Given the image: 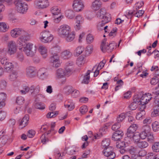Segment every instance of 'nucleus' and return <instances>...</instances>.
I'll use <instances>...</instances> for the list:
<instances>
[{"mask_svg": "<svg viewBox=\"0 0 159 159\" xmlns=\"http://www.w3.org/2000/svg\"><path fill=\"white\" fill-rule=\"evenodd\" d=\"M71 71V70L69 68H66L65 70L59 69L57 70L56 73V79L59 80L63 78L60 83L61 85H62L65 83L66 80L65 76H69L70 75Z\"/></svg>", "mask_w": 159, "mask_h": 159, "instance_id": "1", "label": "nucleus"}, {"mask_svg": "<svg viewBox=\"0 0 159 159\" xmlns=\"http://www.w3.org/2000/svg\"><path fill=\"white\" fill-rule=\"evenodd\" d=\"M40 91V87L38 85L35 87L33 85L30 86L24 85L21 89H20V92L21 94L24 95L28 92H30L32 95H36Z\"/></svg>", "mask_w": 159, "mask_h": 159, "instance_id": "2", "label": "nucleus"}, {"mask_svg": "<svg viewBox=\"0 0 159 159\" xmlns=\"http://www.w3.org/2000/svg\"><path fill=\"white\" fill-rule=\"evenodd\" d=\"M14 3L17 11L20 13L24 14L28 9L27 4L23 0H15Z\"/></svg>", "mask_w": 159, "mask_h": 159, "instance_id": "3", "label": "nucleus"}, {"mask_svg": "<svg viewBox=\"0 0 159 159\" xmlns=\"http://www.w3.org/2000/svg\"><path fill=\"white\" fill-rule=\"evenodd\" d=\"M97 18L102 19L105 23H108L110 21L111 19V15L107 13L106 9L104 8H102L98 11L96 14Z\"/></svg>", "mask_w": 159, "mask_h": 159, "instance_id": "4", "label": "nucleus"}, {"mask_svg": "<svg viewBox=\"0 0 159 159\" xmlns=\"http://www.w3.org/2000/svg\"><path fill=\"white\" fill-rule=\"evenodd\" d=\"M54 37L49 31H44L40 33L39 36L40 40L43 43H47L51 42L53 40Z\"/></svg>", "mask_w": 159, "mask_h": 159, "instance_id": "5", "label": "nucleus"}, {"mask_svg": "<svg viewBox=\"0 0 159 159\" xmlns=\"http://www.w3.org/2000/svg\"><path fill=\"white\" fill-rule=\"evenodd\" d=\"M27 56L32 57L34 55L36 52V47L35 45L31 43H28L24 47L23 50Z\"/></svg>", "mask_w": 159, "mask_h": 159, "instance_id": "6", "label": "nucleus"}, {"mask_svg": "<svg viewBox=\"0 0 159 159\" xmlns=\"http://www.w3.org/2000/svg\"><path fill=\"white\" fill-rule=\"evenodd\" d=\"M17 46L15 41H10L7 44V53L11 55L15 54L17 51Z\"/></svg>", "mask_w": 159, "mask_h": 159, "instance_id": "7", "label": "nucleus"}, {"mask_svg": "<svg viewBox=\"0 0 159 159\" xmlns=\"http://www.w3.org/2000/svg\"><path fill=\"white\" fill-rule=\"evenodd\" d=\"M71 31L70 27L66 24L61 25L57 30L58 33L62 37L66 36Z\"/></svg>", "mask_w": 159, "mask_h": 159, "instance_id": "8", "label": "nucleus"}, {"mask_svg": "<svg viewBox=\"0 0 159 159\" xmlns=\"http://www.w3.org/2000/svg\"><path fill=\"white\" fill-rule=\"evenodd\" d=\"M27 33L22 29L19 28H16L11 31L10 34L13 38H16L23 34L27 35Z\"/></svg>", "mask_w": 159, "mask_h": 159, "instance_id": "9", "label": "nucleus"}, {"mask_svg": "<svg viewBox=\"0 0 159 159\" xmlns=\"http://www.w3.org/2000/svg\"><path fill=\"white\" fill-rule=\"evenodd\" d=\"M84 4L82 0H74L73 4L74 10L77 12L81 11L84 7Z\"/></svg>", "mask_w": 159, "mask_h": 159, "instance_id": "10", "label": "nucleus"}, {"mask_svg": "<svg viewBox=\"0 0 159 159\" xmlns=\"http://www.w3.org/2000/svg\"><path fill=\"white\" fill-rule=\"evenodd\" d=\"M1 63L3 66L4 69L7 71L10 70L14 67V65L12 63L10 62L7 58H2L1 60Z\"/></svg>", "mask_w": 159, "mask_h": 159, "instance_id": "11", "label": "nucleus"}, {"mask_svg": "<svg viewBox=\"0 0 159 159\" xmlns=\"http://www.w3.org/2000/svg\"><path fill=\"white\" fill-rule=\"evenodd\" d=\"M144 95L141 93H139L134 96V100L136 102H138L139 104L145 105L148 103L146 98H143Z\"/></svg>", "mask_w": 159, "mask_h": 159, "instance_id": "12", "label": "nucleus"}, {"mask_svg": "<svg viewBox=\"0 0 159 159\" xmlns=\"http://www.w3.org/2000/svg\"><path fill=\"white\" fill-rule=\"evenodd\" d=\"M25 73L26 75L30 78L35 77L37 73L36 69L32 66H29L26 69Z\"/></svg>", "mask_w": 159, "mask_h": 159, "instance_id": "13", "label": "nucleus"}, {"mask_svg": "<svg viewBox=\"0 0 159 159\" xmlns=\"http://www.w3.org/2000/svg\"><path fill=\"white\" fill-rule=\"evenodd\" d=\"M48 75L47 70L44 68H40L37 72L38 77L42 80H44L47 78Z\"/></svg>", "mask_w": 159, "mask_h": 159, "instance_id": "14", "label": "nucleus"}, {"mask_svg": "<svg viewBox=\"0 0 159 159\" xmlns=\"http://www.w3.org/2000/svg\"><path fill=\"white\" fill-rule=\"evenodd\" d=\"M50 62L53 67H59L60 65V62L58 56L56 54L51 56L50 58Z\"/></svg>", "mask_w": 159, "mask_h": 159, "instance_id": "15", "label": "nucleus"}, {"mask_svg": "<svg viewBox=\"0 0 159 159\" xmlns=\"http://www.w3.org/2000/svg\"><path fill=\"white\" fill-rule=\"evenodd\" d=\"M35 2L36 5L39 8H46L49 6L47 0H36Z\"/></svg>", "mask_w": 159, "mask_h": 159, "instance_id": "16", "label": "nucleus"}, {"mask_svg": "<svg viewBox=\"0 0 159 159\" xmlns=\"http://www.w3.org/2000/svg\"><path fill=\"white\" fill-rule=\"evenodd\" d=\"M137 129V125L135 124H132L127 129V135L128 137L131 138Z\"/></svg>", "mask_w": 159, "mask_h": 159, "instance_id": "17", "label": "nucleus"}, {"mask_svg": "<svg viewBox=\"0 0 159 159\" xmlns=\"http://www.w3.org/2000/svg\"><path fill=\"white\" fill-rule=\"evenodd\" d=\"M124 135L122 131L121 130L116 131L112 135V139L114 141L119 140Z\"/></svg>", "mask_w": 159, "mask_h": 159, "instance_id": "18", "label": "nucleus"}, {"mask_svg": "<svg viewBox=\"0 0 159 159\" xmlns=\"http://www.w3.org/2000/svg\"><path fill=\"white\" fill-rule=\"evenodd\" d=\"M63 37L65 39V40L67 42H70L72 41L75 38V34L74 31H71Z\"/></svg>", "mask_w": 159, "mask_h": 159, "instance_id": "19", "label": "nucleus"}, {"mask_svg": "<svg viewBox=\"0 0 159 159\" xmlns=\"http://www.w3.org/2000/svg\"><path fill=\"white\" fill-rule=\"evenodd\" d=\"M102 2L100 0H95L92 4L91 7L94 10H98L102 7Z\"/></svg>", "mask_w": 159, "mask_h": 159, "instance_id": "20", "label": "nucleus"}, {"mask_svg": "<svg viewBox=\"0 0 159 159\" xmlns=\"http://www.w3.org/2000/svg\"><path fill=\"white\" fill-rule=\"evenodd\" d=\"M38 50L43 58H45L47 57V49L45 46L40 45L39 46Z\"/></svg>", "mask_w": 159, "mask_h": 159, "instance_id": "21", "label": "nucleus"}, {"mask_svg": "<svg viewBox=\"0 0 159 159\" xmlns=\"http://www.w3.org/2000/svg\"><path fill=\"white\" fill-rule=\"evenodd\" d=\"M29 120V115H25L20 124V126L21 128L25 127L27 125Z\"/></svg>", "mask_w": 159, "mask_h": 159, "instance_id": "22", "label": "nucleus"}, {"mask_svg": "<svg viewBox=\"0 0 159 159\" xmlns=\"http://www.w3.org/2000/svg\"><path fill=\"white\" fill-rule=\"evenodd\" d=\"M101 49L102 51L103 52H105L106 51L108 52V43H106V40L105 39H104L101 45Z\"/></svg>", "mask_w": 159, "mask_h": 159, "instance_id": "23", "label": "nucleus"}, {"mask_svg": "<svg viewBox=\"0 0 159 159\" xmlns=\"http://www.w3.org/2000/svg\"><path fill=\"white\" fill-rule=\"evenodd\" d=\"M72 56L71 53L69 50H66L61 53V56L64 59H67L70 58Z\"/></svg>", "mask_w": 159, "mask_h": 159, "instance_id": "24", "label": "nucleus"}, {"mask_svg": "<svg viewBox=\"0 0 159 159\" xmlns=\"http://www.w3.org/2000/svg\"><path fill=\"white\" fill-rule=\"evenodd\" d=\"M8 26L5 22H0V32H5L8 30Z\"/></svg>", "mask_w": 159, "mask_h": 159, "instance_id": "25", "label": "nucleus"}, {"mask_svg": "<svg viewBox=\"0 0 159 159\" xmlns=\"http://www.w3.org/2000/svg\"><path fill=\"white\" fill-rule=\"evenodd\" d=\"M90 73V70H88L86 73L83 78L82 83L85 84H88L90 76L89 75Z\"/></svg>", "mask_w": 159, "mask_h": 159, "instance_id": "26", "label": "nucleus"}, {"mask_svg": "<svg viewBox=\"0 0 159 159\" xmlns=\"http://www.w3.org/2000/svg\"><path fill=\"white\" fill-rule=\"evenodd\" d=\"M132 136L131 138H132L135 143H138L140 138L139 133L138 132H135Z\"/></svg>", "mask_w": 159, "mask_h": 159, "instance_id": "27", "label": "nucleus"}, {"mask_svg": "<svg viewBox=\"0 0 159 159\" xmlns=\"http://www.w3.org/2000/svg\"><path fill=\"white\" fill-rule=\"evenodd\" d=\"M125 148L126 150L129 152L130 154L133 155H134L136 150L135 148L133 146H129L128 144V145L125 146Z\"/></svg>", "mask_w": 159, "mask_h": 159, "instance_id": "28", "label": "nucleus"}, {"mask_svg": "<svg viewBox=\"0 0 159 159\" xmlns=\"http://www.w3.org/2000/svg\"><path fill=\"white\" fill-rule=\"evenodd\" d=\"M65 13L66 17L70 19L73 18L75 16L74 11L71 10L66 11Z\"/></svg>", "mask_w": 159, "mask_h": 159, "instance_id": "29", "label": "nucleus"}, {"mask_svg": "<svg viewBox=\"0 0 159 159\" xmlns=\"http://www.w3.org/2000/svg\"><path fill=\"white\" fill-rule=\"evenodd\" d=\"M27 35H22L20 36L17 41L18 43L20 45H22L25 41H27L26 37Z\"/></svg>", "mask_w": 159, "mask_h": 159, "instance_id": "30", "label": "nucleus"}, {"mask_svg": "<svg viewBox=\"0 0 159 159\" xmlns=\"http://www.w3.org/2000/svg\"><path fill=\"white\" fill-rule=\"evenodd\" d=\"M17 75L18 73L17 72L13 71L9 75V79L11 81H14L17 78Z\"/></svg>", "mask_w": 159, "mask_h": 159, "instance_id": "31", "label": "nucleus"}, {"mask_svg": "<svg viewBox=\"0 0 159 159\" xmlns=\"http://www.w3.org/2000/svg\"><path fill=\"white\" fill-rule=\"evenodd\" d=\"M107 23H105L104 21L102 20L101 21L98 22L97 25V29L99 31H102L104 29V26Z\"/></svg>", "mask_w": 159, "mask_h": 159, "instance_id": "32", "label": "nucleus"}, {"mask_svg": "<svg viewBox=\"0 0 159 159\" xmlns=\"http://www.w3.org/2000/svg\"><path fill=\"white\" fill-rule=\"evenodd\" d=\"M125 118V114L124 113H122L119 115L116 118L117 122L120 123Z\"/></svg>", "mask_w": 159, "mask_h": 159, "instance_id": "33", "label": "nucleus"}, {"mask_svg": "<svg viewBox=\"0 0 159 159\" xmlns=\"http://www.w3.org/2000/svg\"><path fill=\"white\" fill-rule=\"evenodd\" d=\"M116 144L117 148L119 149L123 148H125V146L128 145V143H125L124 142H121L119 140H118V142H116Z\"/></svg>", "mask_w": 159, "mask_h": 159, "instance_id": "34", "label": "nucleus"}, {"mask_svg": "<svg viewBox=\"0 0 159 159\" xmlns=\"http://www.w3.org/2000/svg\"><path fill=\"white\" fill-rule=\"evenodd\" d=\"M51 11L54 15H57L60 13V10L57 7H52L51 9Z\"/></svg>", "mask_w": 159, "mask_h": 159, "instance_id": "35", "label": "nucleus"}, {"mask_svg": "<svg viewBox=\"0 0 159 159\" xmlns=\"http://www.w3.org/2000/svg\"><path fill=\"white\" fill-rule=\"evenodd\" d=\"M110 143V140L109 139H105L102 140V145L103 148H105L109 147Z\"/></svg>", "mask_w": 159, "mask_h": 159, "instance_id": "36", "label": "nucleus"}, {"mask_svg": "<svg viewBox=\"0 0 159 159\" xmlns=\"http://www.w3.org/2000/svg\"><path fill=\"white\" fill-rule=\"evenodd\" d=\"M138 146L141 148H144L147 147L148 146V143L145 141L139 142L138 143Z\"/></svg>", "mask_w": 159, "mask_h": 159, "instance_id": "37", "label": "nucleus"}, {"mask_svg": "<svg viewBox=\"0 0 159 159\" xmlns=\"http://www.w3.org/2000/svg\"><path fill=\"white\" fill-rule=\"evenodd\" d=\"M152 127L154 131H158L159 130V123L157 121H155L152 123Z\"/></svg>", "mask_w": 159, "mask_h": 159, "instance_id": "38", "label": "nucleus"}, {"mask_svg": "<svg viewBox=\"0 0 159 159\" xmlns=\"http://www.w3.org/2000/svg\"><path fill=\"white\" fill-rule=\"evenodd\" d=\"M93 49V46L90 45L87 46L85 51V55L87 56L90 54L92 52Z\"/></svg>", "mask_w": 159, "mask_h": 159, "instance_id": "39", "label": "nucleus"}, {"mask_svg": "<svg viewBox=\"0 0 159 159\" xmlns=\"http://www.w3.org/2000/svg\"><path fill=\"white\" fill-rule=\"evenodd\" d=\"M73 88L70 86H66L64 88V92L68 94L71 93L73 91Z\"/></svg>", "mask_w": 159, "mask_h": 159, "instance_id": "40", "label": "nucleus"}, {"mask_svg": "<svg viewBox=\"0 0 159 159\" xmlns=\"http://www.w3.org/2000/svg\"><path fill=\"white\" fill-rule=\"evenodd\" d=\"M134 102L131 103L129 105V108L130 109L133 110L136 109L138 107V104L139 103H138V102H135L133 99Z\"/></svg>", "mask_w": 159, "mask_h": 159, "instance_id": "41", "label": "nucleus"}, {"mask_svg": "<svg viewBox=\"0 0 159 159\" xmlns=\"http://www.w3.org/2000/svg\"><path fill=\"white\" fill-rule=\"evenodd\" d=\"M84 50L83 47L81 46H78L75 49V52L76 55H79L81 54Z\"/></svg>", "mask_w": 159, "mask_h": 159, "instance_id": "42", "label": "nucleus"}, {"mask_svg": "<svg viewBox=\"0 0 159 159\" xmlns=\"http://www.w3.org/2000/svg\"><path fill=\"white\" fill-rule=\"evenodd\" d=\"M152 149L154 152H159V142H156L154 143L152 146Z\"/></svg>", "mask_w": 159, "mask_h": 159, "instance_id": "43", "label": "nucleus"}, {"mask_svg": "<svg viewBox=\"0 0 159 159\" xmlns=\"http://www.w3.org/2000/svg\"><path fill=\"white\" fill-rule=\"evenodd\" d=\"M145 114V111H140L137 114L136 118L138 120H140L143 118Z\"/></svg>", "mask_w": 159, "mask_h": 159, "instance_id": "44", "label": "nucleus"}, {"mask_svg": "<svg viewBox=\"0 0 159 159\" xmlns=\"http://www.w3.org/2000/svg\"><path fill=\"white\" fill-rule=\"evenodd\" d=\"M58 114L57 111L49 112L47 114L46 116L48 118H54L57 116Z\"/></svg>", "mask_w": 159, "mask_h": 159, "instance_id": "45", "label": "nucleus"}, {"mask_svg": "<svg viewBox=\"0 0 159 159\" xmlns=\"http://www.w3.org/2000/svg\"><path fill=\"white\" fill-rule=\"evenodd\" d=\"M143 5V3L142 2H138L136 3L135 6L134 7V10L136 11L141 8Z\"/></svg>", "mask_w": 159, "mask_h": 159, "instance_id": "46", "label": "nucleus"}, {"mask_svg": "<svg viewBox=\"0 0 159 159\" xmlns=\"http://www.w3.org/2000/svg\"><path fill=\"white\" fill-rule=\"evenodd\" d=\"M148 141L150 143H152L155 141L154 136L153 134L150 133L147 136Z\"/></svg>", "mask_w": 159, "mask_h": 159, "instance_id": "47", "label": "nucleus"}, {"mask_svg": "<svg viewBox=\"0 0 159 159\" xmlns=\"http://www.w3.org/2000/svg\"><path fill=\"white\" fill-rule=\"evenodd\" d=\"M112 150L113 149L112 147L109 146L105 148H104L102 153L104 155H107L108 153L113 152Z\"/></svg>", "mask_w": 159, "mask_h": 159, "instance_id": "48", "label": "nucleus"}, {"mask_svg": "<svg viewBox=\"0 0 159 159\" xmlns=\"http://www.w3.org/2000/svg\"><path fill=\"white\" fill-rule=\"evenodd\" d=\"M94 40L93 36L91 34H88L86 37V41L88 43H92Z\"/></svg>", "mask_w": 159, "mask_h": 159, "instance_id": "49", "label": "nucleus"}, {"mask_svg": "<svg viewBox=\"0 0 159 159\" xmlns=\"http://www.w3.org/2000/svg\"><path fill=\"white\" fill-rule=\"evenodd\" d=\"M24 98L22 96H19L17 98L16 102L18 105L23 104L24 102Z\"/></svg>", "mask_w": 159, "mask_h": 159, "instance_id": "50", "label": "nucleus"}, {"mask_svg": "<svg viewBox=\"0 0 159 159\" xmlns=\"http://www.w3.org/2000/svg\"><path fill=\"white\" fill-rule=\"evenodd\" d=\"M35 107L39 109L43 110L45 108L44 104L41 102L37 103L35 105Z\"/></svg>", "mask_w": 159, "mask_h": 159, "instance_id": "51", "label": "nucleus"}, {"mask_svg": "<svg viewBox=\"0 0 159 159\" xmlns=\"http://www.w3.org/2000/svg\"><path fill=\"white\" fill-rule=\"evenodd\" d=\"M79 110L81 114H84L88 111L87 107L85 105L83 106L80 108Z\"/></svg>", "mask_w": 159, "mask_h": 159, "instance_id": "52", "label": "nucleus"}, {"mask_svg": "<svg viewBox=\"0 0 159 159\" xmlns=\"http://www.w3.org/2000/svg\"><path fill=\"white\" fill-rule=\"evenodd\" d=\"M84 58L83 57H79L76 61V64L79 66H80L84 64Z\"/></svg>", "mask_w": 159, "mask_h": 159, "instance_id": "53", "label": "nucleus"}, {"mask_svg": "<svg viewBox=\"0 0 159 159\" xmlns=\"http://www.w3.org/2000/svg\"><path fill=\"white\" fill-rule=\"evenodd\" d=\"M121 126L120 123L117 122L113 124L111 127V129L114 131H116L119 129Z\"/></svg>", "mask_w": 159, "mask_h": 159, "instance_id": "54", "label": "nucleus"}, {"mask_svg": "<svg viewBox=\"0 0 159 159\" xmlns=\"http://www.w3.org/2000/svg\"><path fill=\"white\" fill-rule=\"evenodd\" d=\"M104 155L107 157V159H113L116 156L114 152H109L107 155Z\"/></svg>", "mask_w": 159, "mask_h": 159, "instance_id": "55", "label": "nucleus"}, {"mask_svg": "<svg viewBox=\"0 0 159 159\" xmlns=\"http://www.w3.org/2000/svg\"><path fill=\"white\" fill-rule=\"evenodd\" d=\"M116 45V43L114 42H113L108 44V52H111Z\"/></svg>", "mask_w": 159, "mask_h": 159, "instance_id": "56", "label": "nucleus"}, {"mask_svg": "<svg viewBox=\"0 0 159 159\" xmlns=\"http://www.w3.org/2000/svg\"><path fill=\"white\" fill-rule=\"evenodd\" d=\"M16 58L20 61L22 62L24 60L23 54L21 52H18L17 54Z\"/></svg>", "mask_w": 159, "mask_h": 159, "instance_id": "57", "label": "nucleus"}, {"mask_svg": "<svg viewBox=\"0 0 159 159\" xmlns=\"http://www.w3.org/2000/svg\"><path fill=\"white\" fill-rule=\"evenodd\" d=\"M7 86V83L4 80H1L0 82V87L2 89H5Z\"/></svg>", "mask_w": 159, "mask_h": 159, "instance_id": "58", "label": "nucleus"}, {"mask_svg": "<svg viewBox=\"0 0 159 159\" xmlns=\"http://www.w3.org/2000/svg\"><path fill=\"white\" fill-rule=\"evenodd\" d=\"M142 130L148 134L150 133V126L148 125H146L143 126L142 127Z\"/></svg>", "mask_w": 159, "mask_h": 159, "instance_id": "59", "label": "nucleus"}, {"mask_svg": "<svg viewBox=\"0 0 159 159\" xmlns=\"http://www.w3.org/2000/svg\"><path fill=\"white\" fill-rule=\"evenodd\" d=\"M6 116V113L5 112L2 111H0V120L2 121L4 120Z\"/></svg>", "mask_w": 159, "mask_h": 159, "instance_id": "60", "label": "nucleus"}, {"mask_svg": "<svg viewBox=\"0 0 159 159\" xmlns=\"http://www.w3.org/2000/svg\"><path fill=\"white\" fill-rule=\"evenodd\" d=\"M143 95H144L143 98H146L148 102L152 98L151 94L149 93L143 94Z\"/></svg>", "mask_w": 159, "mask_h": 159, "instance_id": "61", "label": "nucleus"}, {"mask_svg": "<svg viewBox=\"0 0 159 159\" xmlns=\"http://www.w3.org/2000/svg\"><path fill=\"white\" fill-rule=\"evenodd\" d=\"M60 51V48L58 46L54 47L51 48V51L52 52V53H54V54L59 52Z\"/></svg>", "mask_w": 159, "mask_h": 159, "instance_id": "62", "label": "nucleus"}, {"mask_svg": "<svg viewBox=\"0 0 159 159\" xmlns=\"http://www.w3.org/2000/svg\"><path fill=\"white\" fill-rule=\"evenodd\" d=\"M76 22L82 24L83 21V17L80 15H78L76 17Z\"/></svg>", "mask_w": 159, "mask_h": 159, "instance_id": "63", "label": "nucleus"}, {"mask_svg": "<svg viewBox=\"0 0 159 159\" xmlns=\"http://www.w3.org/2000/svg\"><path fill=\"white\" fill-rule=\"evenodd\" d=\"M154 99V102L155 104V106L157 107H159L158 111H159V97L157 96L155 97Z\"/></svg>", "mask_w": 159, "mask_h": 159, "instance_id": "64", "label": "nucleus"}]
</instances>
